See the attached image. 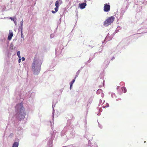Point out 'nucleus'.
Returning a JSON list of instances; mask_svg holds the SVG:
<instances>
[{
  "instance_id": "nucleus-1",
  "label": "nucleus",
  "mask_w": 147,
  "mask_h": 147,
  "mask_svg": "<svg viewBox=\"0 0 147 147\" xmlns=\"http://www.w3.org/2000/svg\"><path fill=\"white\" fill-rule=\"evenodd\" d=\"M41 63L39 60L34 58V61L32 65V68L34 74H38L40 69Z\"/></svg>"
},
{
  "instance_id": "nucleus-2",
  "label": "nucleus",
  "mask_w": 147,
  "mask_h": 147,
  "mask_svg": "<svg viewBox=\"0 0 147 147\" xmlns=\"http://www.w3.org/2000/svg\"><path fill=\"white\" fill-rule=\"evenodd\" d=\"M16 109H17L18 110L19 109L20 110V112H18L17 114V115L19 116V117H20L21 118H23L24 117L25 115V111L24 109V107H23L22 104L20 103L19 104L17 105L16 107Z\"/></svg>"
},
{
  "instance_id": "nucleus-3",
  "label": "nucleus",
  "mask_w": 147,
  "mask_h": 147,
  "mask_svg": "<svg viewBox=\"0 0 147 147\" xmlns=\"http://www.w3.org/2000/svg\"><path fill=\"white\" fill-rule=\"evenodd\" d=\"M115 20V18L113 16L109 17L107 20H105L104 22V25L107 26L113 23Z\"/></svg>"
},
{
  "instance_id": "nucleus-4",
  "label": "nucleus",
  "mask_w": 147,
  "mask_h": 147,
  "mask_svg": "<svg viewBox=\"0 0 147 147\" xmlns=\"http://www.w3.org/2000/svg\"><path fill=\"white\" fill-rule=\"evenodd\" d=\"M110 6L109 5V3L108 4H105L104 5V11L105 12H107L110 10Z\"/></svg>"
},
{
  "instance_id": "nucleus-5",
  "label": "nucleus",
  "mask_w": 147,
  "mask_h": 147,
  "mask_svg": "<svg viewBox=\"0 0 147 147\" xmlns=\"http://www.w3.org/2000/svg\"><path fill=\"white\" fill-rule=\"evenodd\" d=\"M13 36V33L12 31L11 30H9L8 36V39L9 40H11L12 36Z\"/></svg>"
},
{
  "instance_id": "nucleus-6",
  "label": "nucleus",
  "mask_w": 147,
  "mask_h": 147,
  "mask_svg": "<svg viewBox=\"0 0 147 147\" xmlns=\"http://www.w3.org/2000/svg\"><path fill=\"white\" fill-rule=\"evenodd\" d=\"M79 7L81 9H82L84 8L86 6V3H80L79 4Z\"/></svg>"
},
{
  "instance_id": "nucleus-7",
  "label": "nucleus",
  "mask_w": 147,
  "mask_h": 147,
  "mask_svg": "<svg viewBox=\"0 0 147 147\" xmlns=\"http://www.w3.org/2000/svg\"><path fill=\"white\" fill-rule=\"evenodd\" d=\"M59 2L60 3H62V1L61 0H59V1H56L55 5L56 7H59Z\"/></svg>"
},
{
  "instance_id": "nucleus-8",
  "label": "nucleus",
  "mask_w": 147,
  "mask_h": 147,
  "mask_svg": "<svg viewBox=\"0 0 147 147\" xmlns=\"http://www.w3.org/2000/svg\"><path fill=\"white\" fill-rule=\"evenodd\" d=\"M18 143L17 142H15L13 144L12 147H18Z\"/></svg>"
},
{
  "instance_id": "nucleus-9",
  "label": "nucleus",
  "mask_w": 147,
  "mask_h": 147,
  "mask_svg": "<svg viewBox=\"0 0 147 147\" xmlns=\"http://www.w3.org/2000/svg\"><path fill=\"white\" fill-rule=\"evenodd\" d=\"M75 80L74 79L71 82L70 85V89H71V87L72 86L73 84V83H74V82H75Z\"/></svg>"
},
{
  "instance_id": "nucleus-10",
  "label": "nucleus",
  "mask_w": 147,
  "mask_h": 147,
  "mask_svg": "<svg viewBox=\"0 0 147 147\" xmlns=\"http://www.w3.org/2000/svg\"><path fill=\"white\" fill-rule=\"evenodd\" d=\"M121 89H122V90H123V92L124 93H125L126 92L127 90H126V89L125 88V87H122Z\"/></svg>"
},
{
  "instance_id": "nucleus-11",
  "label": "nucleus",
  "mask_w": 147,
  "mask_h": 147,
  "mask_svg": "<svg viewBox=\"0 0 147 147\" xmlns=\"http://www.w3.org/2000/svg\"><path fill=\"white\" fill-rule=\"evenodd\" d=\"M17 55L18 56V57L19 58H20L21 57L20 55V51H18L17 53Z\"/></svg>"
},
{
  "instance_id": "nucleus-12",
  "label": "nucleus",
  "mask_w": 147,
  "mask_h": 147,
  "mask_svg": "<svg viewBox=\"0 0 147 147\" xmlns=\"http://www.w3.org/2000/svg\"><path fill=\"white\" fill-rule=\"evenodd\" d=\"M9 19H11V20L14 21L15 23H16V20H15L12 17H10Z\"/></svg>"
},
{
  "instance_id": "nucleus-13",
  "label": "nucleus",
  "mask_w": 147,
  "mask_h": 147,
  "mask_svg": "<svg viewBox=\"0 0 147 147\" xmlns=\"http://www.w3.org/2000/svg\"><path fill=\"white\" fill-rule=\"evenodd\" d=\"M58 8L59 7H55V8L54 9H55V10L56 12H57V11H58Z\"/></svg>"
},
{
  "instance_id": "nucleus-14",
  "label": "nucleus",
  "mask_w": 147,
  "mask_h": 147,
  "mask_svg": "<svg viewBox=\"0 0 147 147\" xmlns=\"http://www.w3.org/2000/svg\"><path fill=\"white\" fill-rule=\"evenodd\" d=\"M22 61H24L25 60V59L24 57H22Z\"/></svg>"
},
{
  "instance_id": "nucleus-15",
  "label": "nucleus",
  "mask_w": 147,
  "mask_h": 147,
  "mask_svg": "<svg viewBox=\"0 0 147 147\" xmlns=\"http://www.w3.org/2000/svg\"><path fill=\"white\" fill-rule=\"evenodd\" d=\"M52 12L53 13H55L56 12L55 11H54L53 10H52Z\"/></svg>"
},
{
  "instance_id": "nucleus-16",
  "label": "nucleus",
  "mask_w": 147,
  "mask_h": 147,
  "mask_svg": "<svg viewBox=\"0 0 147 147\" xmlns=\"http://www.w3.org/2000/svg\"><path fill=\"white\" fill-rule=\"evenodd\" d=\"M115 59V57H113L111 59V60H113Z\"/></svg>"
},
{
  "instance_id": "nucleus-17",
  "label": "nucleus",
  "mask_w": 147,
  "mask_h": 147,
  "mask_svg": "<svg viewBox=\"0 0 147 147\" xmlns=\"http://www.w3.org/2000/svg\"><path fill=\"white\" fill-rule=\"evenodd\" d=\"M20 61H21V59H20V58H19V60H18V61H19V63H20Z\"/></svg>"
},
{
  "instance_id": "nucleus-18",
  "label": "nucleus",
  "mask_w": 147,
  "mask_h": 147,
  "mask_svg": "<svg viewBox=\"0 0 147 147\" xmlns=\"http://www.w3.org/2000/svg\"><path fill=\"white\" fill-rule=\"evenodd\" d=\"M23 20H22L21 22V26H22L23 25Z\"/></svg>"
},
{
  "instance_id": "nucleus-19",
  "label": "nucleus",
  "mask_w": 147,
  "mask_h": 147,
  "mask_svg": "<svg viewBox=\"0 0 147 147\" xmlns=\"http://www.w3.org/2000/svg\"><path fill=\"white\" fill-rule=\"evenodd\" d=\"M22 33H21V35H22Z\"/></svg>"
}]
</instances>
